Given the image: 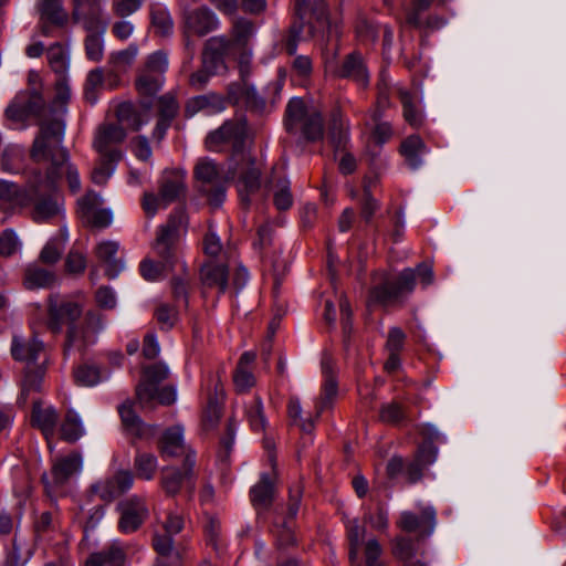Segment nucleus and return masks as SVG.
<instances>
[{
  "mask_svg": "<svg viewBox=\"0 0 566 566\" xmlns=\"http://www.w3.org/2000/svg\"><path fill=\"white\" fill-rule=\"evenodd\" d=\"M247 134L245 119L238 118L224 122L206 138L209 150L218 151L223 144H231L233 148L226 174L209 158L200 159L195 167L199 190L207 196L213 207H219L224 201L228 180L237 179L239 197L245 207L251 202L250 196L260 188L261 171L255 166V159L243 149Z\"/></svg>",
  "mask_w": 566,
  "mask_h": 566,
  "instance_id": "f257e3e1",
  "label": "nucleus"
},
{
  "mask_svg": "<svg viewBox=\"0 0 566 566\" xmlns=\"http://www.w3.org/2000/svg\"><path fill=\"white\" fill-rule=\"evenodd\" d=\"M83 314L82 306L73 301L60 298L51 294L48 297L46 326L53 334L66 328L63 344L64 358L73 353L83 355L85 350L97 340V334L104 328L103 315L96 311H88L84 321L78 323Z\"/></svg>",
  "mask_w": 566,
  "mask_h": 566,
  "instance_id": "f03ea898",
  "label": "nucleus"
},
{
  "mask_svg": "<svg viewBox=\"0 0 566 566\" xmlns=\"http://www.w3.org/2000/svg\"><path fill=\"white\" fill-rule=\"evenodd\" d=\"M65 125L61 119L43 124L41 132L34 138L30 156L35 163L50 160V166L43 174L44 186L59 191V182L65 176L72 193L81 190V178L76 166L71 163L70 154L62 146Z\"/></svg>",
  "mask_w": 566,
  "mask_h": 566,
  "instance_id": "7ed1b4c3",
  "label": "nucleus"
},
{
  "mask_svg": "<svg viewBox=\"0 0 566 566\" xmlns=\"http://www.w3.org/2000/svg\"><path fill=\"white\" fill-rule=\"evenodd\" d=\"M184 220V212L177 211L171 213L167 222L158 228L153 249L160 261L146 259L140 262L139 271L145 280L151 282L161 280L165 272L172 269L177 262Z\"/></svg>",
  "mask_w": 566,
  "mask_h": 566,
  "instance_id": "20e7f679",
  "label": "nucleus"
},
{
  "mask_svg": "<svg viewBox=\"0 0 566 566\" xmlns=\"http://www.w3.org/2000/svg\"><path fill=\"white\" fill-rule=\"evenodd\" d=\"M6 118L9 127L13 129L24 128L31 117L50 120L48 105L43 95L42 77L35 70H30L27 77V88L19 91L6 108Z\"/></svg>",
  "mask_w": 566,
  "mask_h": 566,
  "instance_id": "39448f33",
  "label": "nucleus"
},
{
  "mask_svg": "<svg viewBox=\"0 0 566 566\" xmlns=\"http://www.w3.org/2000/svg\"><path fill=\"white\" fill-rule=\"evenodd\" d=\"M11 355L18 361L25 363L21 395L27 397L32 391H39L46 370L48 359L44 344L36 337L29 339L13 336Z\"/></svg>",
  "mask_w": 566,
  "mask_h": 566,
  "instance_id": "423d86ee",
  "label": "nucleus"
},
{
  "mask_svg": "<svg viewBox=\"0 0 566 566\" xmlns=\"http://www.w3.org/2000/svg\"><path fill=\"white\" fill-rule=\"evenodd\" d=\"M284 125L290 134L300 133L307 142H317L324 136V118L321 111L307 106L301 97H293L289 101Z\"/></svg>",
  "mask_w": 566,
  "mask_h": 566,
  "instance_id": "0eeeda50",
  "label": "nucleus"
},
{
  "mask_svg": "<svg viewBox=\"0 0 566 566\" xmlns=\"http://www.w3.org/2000/svg\"><path fill=\"white\" fill-rule=\"evenodd\" d=\"M43 172L39 169L28 174V187L32 198L31 219L35 223L49 222L63 212V199L57 190L44 186Z\"/></svg>",
  "mask_w": 566,
  "mask_h": 566,
  "instance_id": "6e6552de",
  "label": "nucleus"
},
{
  "mask_svg": "<svg viewBox=\"0 0 566 566\" xmlns=\"http://www.w3.org/2000/svg\"><path fill=\"white\" fill-rule=\"evenodd\" d=\"M415 291V273L406 268L397 276H386L369 291V303L381 307L401 306Z\"/></svg>",
  "mask_w": 566,
  "mask_h": 566,
  "instance_id": "1a4fd4ad",
  "label": "nucleus"
},
{
  "mask_svg": "<svg viewBox=\"0 0 566 566\" xmlns=\"http://www.w3.org/2000/svg\"><path fill=\"white\" fill-rule=\"evenodd\" d=\"M310 9L311 18H314L318 25L324 27L328 23L327 7L323 0L315 2L313 7H311V0H296L294 7L295 17L282 39V45L291 56L296 54Z\"/></svg>",
  "mask_w": 566,
  "mask_h": 566,
  "instance_id": "9d476101",
  "label": "nucleus"
},
{
  "mask_svg": "<svg viewBox=\"0 0 566 566\" xmlns=\"http://www.w3.org/2000/svg\"><path fill=\"white\" fill-rule=\"evenodd\" d=\"M337 51L324 56L325 71L334 77L354 81L361 87L369 83V73L363 55L358 51L347 54L340 63L336 62Z\"/></svg>",
  "mask_w": 566,
  "mask_h": 566,
  "instance_id": "9b49d317",
  "label": "nucleus"
},
{
  "mask_svg": "<svg viewBox=\"0 0 566 566\" xmlns=\"http://www.w3.org/2000/svg\"><path fill=\"white\" fill-rule=\"evenodd\" d=\"M81 470L82 455L78 452L55 459L51 472L42 475L45 493L51 499H56L62 494V489L69 479Z\"/></svg>",
  "mask_w": 566,
  "mask_h": 566,
  "instance_id": "f8f14e48",
  "label": "nucleus"
},
{
  "mask_svg": "<svg viewBox=\"0 0 566 566\" xmlns=\"http://www.w3.org/2000/svg\"><path fill=\"white\" fill-rule=\"evenodd\" d=\"M126 137V130L119 123H103L94 133L92 146L102 157L122 160V145Z\"/></svg>",
  "mask_w": 566,
  "mask_h": 566,
  "instance_id": "ddd939ff",
  "label": "nucleus"
},
{
  "mask_svg": "<svg viewBox=\"0 0 566 566\" xmlns=\"http://www.w3.org/2000/svg\"><path fill=\"white\" fill-rule=\"evenodd\" d=\"M419 513L402 511L397 521V527L406 533H416L419 538L433 534L437 526V511L431 505H418Z\"/></svg>",
  "mask_w": 566,
  "mask_h": 566,
  "instance_id": "4468645a",
  "label": "nucleus"
},
{
  "mask_svg": "<svg viewBox=\"0 0 566 566\" xmlns=\"http://www.w3.org/2000/svg\"><path fill=\"white\" fill-rule=\"evenodd\" d=\"M116 510L119 514L118 531L123 534H132L138 531L149 515L144 497L132 495L118 502Z\"/></svg>",
  "mask_w": 566,
  "mask_h": 566,
  "instance_id": "2eb2a0df",
  "label": "nucleus"
},
{
  "mask_svg": "<svg viewBox=\"0 0 566 566\" xmlns=\"http://www.w3.org/2000/svg\"><path fill=\"white\" fill-rule=\"evenodd\" d=\"M265 188L272 192L276 209L287 210L293 205L290 180L286 177L285 165L275 164L265 181Z\"/></svg>",
  "mask_w": 566,
  "mask_h": 566,
  "instance_id": "dca6fc26",
  "label": "nucleus"
},
{
  "mask_svg": "<svg viewBox=\"0 0 566 566\" xmlns=\"http://www.w3.org/2000/svg\"><path fill=\"white\" fill-rule=\"evenodd\" d=\"M134 483V476L130 471L122 470L113 476L98 481L93 484L91 492L105 502H112L114 499L127 492Z\"/></svg>",
  "mask_w": 566,
  "mask_h": 566,
  "instance_id": "f3484780",
  "label": "nucleus"
},
{
  "mask_svg": "<svg viewBox=\"0 0 566 566\" xmlns=\"http://www.w3.org/2000/svg\"><path fill=\"white\" fill-rule=\"evenodd\" d=\"M207 381L208 399L207 406L202 412V426L206 430H211L221 419L224 390L223 385L218 377L210 376Z\"/></svg>",
  "mask_w": 566,
  "mask_h": 566,
  "instance_id": "a211bd4d",
  "label": "nucleus"
},
{
  "mask_svg": "<svg viewBox=\"0 0 566 566\" xmlns=\"http://www.w3.org/2000/svg\"><path fill=\"white\" fill-rule=\"evenodd\" d=\"M220 21L216 13L208 7H199L185 14V34L205 36L217 30Z\"/></svg>",
  "mask_w": 566,
  "mask_h": 566,
  "instance_id": "6ab92c4d",
  "label": "nucleus"
},
{
  "mask_svg": "<svg viewBox=\"0 0 566 566\" xmlns=\"http://www.w3.org/2000/svg\"><path fill=\"white\" fill-rule=\"evenodd\" d=\"M321 368L323 375V385L319 399L315 405L316 417L318 418L322 412L331 406L337 395V377L335 371V364L331 355L324 354L321 360Z\"/></svg>",
  "mask_w": 566,
  "mask_h": 566,
  "instance_id": "aec40b11",
  "label": "nucleus"
},
{
  "mask_svg": "<svg viewBox=\"0 0 566 566\" xmlns=\"http://www.w3.org/2000/svg\"><path fill=\"white\" fill-rule=\"evenodd\" d=\"M231 50V42L226 36H212L205 43L201 64L210 72L218 74L226 70L224 56Z\"/></svg>",
  "mask_w": 566,
  "mask_h": 566,
  "instance_id": "412c9836",
  "label": "nucleus"
},
{
  "mask_svg": "<svg viewBox=\"0 0 566 566\" xmlns=\"http://www.w3.org/2000/svg\"><path fill=\"white\" fill-rule=\"evenodd\" d=\"M196 464V452L188 453L184 460V471L175 468H167L163 471L161 486L169 495L177 494L185 483L191 482L193 488L192 472Z\"/></svg>",
  "mask_w": 566,
  "mask_h": 566,
  "instance_id": "4be33fe9",
  "label": "nucleus"
},
{
  "mask_svg": "<svg viewBox=\"0 0 566 566\" xmlns=\"http://www.w3.org/2000/svg\"><path fill=\"white\" fill-rule=\"evenodd\" d=\"M63 0H40L38 3V12L42 33L51 34V28H63L69 21V14L63 8Z\"/></svg>",
  "mask_w": 566,
  "mask_h": 566,
  "instance_id": "5701e85b",
  "label": "nucleus"
},
{
  "mask_svg": "<svg viewBox=\"0 0 566 566\" xmlns=\"http://www.w3.org/2000/svg\"><path fill=\"white\" fill-rule=\"evenodd\" d=\"M124 431L137 439H150L156 434V427L145 423L139 416L136 415L133 402L125 401L118 407Z\"/></svg>",
  "mask_w": 566,
  "mask_h": 566,
  "instance_id": "b1692460",
  "label": "nucleus"
},
{
  "mask_svg": "<svg viewBox=\"0 0 566 566\" xmlns=\"http://www.w3.org/2000/svg\"><path fill=\"white\" fill-rule=\"evenodd\" d=\"M185 428L181 424H175L167 428L158 442V449L163 458H175L195 452L185 444L184 440Z\"/></svg>",
  "mask_w": 566,
  "mask_h": 566,
  "instance_id": "393cba45",
  "label": "nucleus"
},
{
  "mask_svg": "<svg viewBox=\"0 0 566 566\" xmlns=\"http://www.w3.org/2000/svg\"><path fill=\"white\" fill-rule=\"evenodd\" d=\"M136 399L142 408L151 407L154 401H158L164 406H170L176 401L177 392L172 386L159 388L151 384H138L136 387Z\"/></svg>",
  "mask_w": 566,
  "mask_h": 566,
  "instance_id": "a878e982",
  "label": "nucleus"
},
{
  "mask_svg": "<svg viewBox=\"0 0 566 566\" xmlns=\"http://www.w3.org/2000/svg\"><path fill=\"white\" fill-rule=\"evenodd\" d=\"M228 99L235 105H244L247 108L261 113L265 108V101L258 94L255 88L243 83H231L228 86Z\"/></svg>",
  "mask_w": 566,
  "mask_h": 566,
  "instance_id": "bb28decb",
  "label": "nucleus"
},
{
  "mask_svg": "<svg viewBox=\"0 0 566 566\" xmlns=\"http://www.w3.org/2000/svg\"><path fill=\"white\" fill-rule=\"evenodd\" d=\"M158 191L166 202L172 203L186 192V174L180 169H166L158 180Z\"/></svg>",
  "mask_w": 566,
  "mask_h": 566,
  "instance_id": "cd10ccee",
  "label": "nucleus"
},
{
  "mask_svg": "<svg viewBox=\"0 0 566 566\" xmlns=\"http://www.w3.org/2000/svg\"><path fill=\"white\" fill-rule=\"evenodd\" d=\"M119 243L113 240H105L95 247V256L105 264V275L114 280L124 270L125 264L122 258H117Z\"/></svg>",
  "mask_w": 566,
  "mask_h": 566,
  "instance_id": "c85d7f7f",
  "label": "nucleus"
},
{
  "mask_svg": "<svg viewBox=\"0 0 566 566\" xmlns=\"http://www.w3.org/2000/svg\"><path fill=\"white\" fill-rule=\"evenodd\" d=\"M256 355L253 352H244L237 364L233 371V385L238 394L248 392L255 386L256 379L253 374V365Z\"/></svg>",
  "mask_w": 566,
  "mask_h": 566,
  "instance_id": "c756f323",
  "label": "nucleus"
},
{
  "mask_svg": "<svg viewBox=\"0 0 566 566\" xmlns=\"http://www.w3.org/2000/svg\"><path fill=\"white\" fill-rule=\"evenodd\" d=\"M72 97L71 87L65 76H61L55 83V96L50 105H48V114L50 120H43L40 124V128L43 124L51 123L55 119H61L64 124V117L67 112V104ZM41 129L39 130V133Z\"/></svg>",
  "mask_w": 566,
  "mask_h": 566,
  "instance_id": "7c9ffc66",
  "label": "nucleus"
},
{
  "mask_svg": "<svg viewBox=\"0 0 566 566\" xmlns=\"http://www.w3.org/2000/svg\"><path fill=\"white\" fill-rule=\"evenodd\" d=\"M125 558L126 552L123 543L114 539L99 552L92 553L86 559L85 566H123Z\"/></svg>",
  "mask_w": 566,
  "mask_h": 566,
  "instance_id": "2f4dec72",
  "label": "nucleus"
},
{
  "mask_svg": "<svg viewBox=\"0 0 566 566\" xmlns=\"http://www.w3.org/2000/svg\"><path fill=\"white\" fill-rule=\"evenodd\" d=\"M32 198L29 191L28 182L21 188L14 182L0 180V206L11 209L30 207Z\"/></svg>",
  "mask_w": 566,
  "mask_h": 566,
  "instance_id": "473e14b6",
  "label": "nucleus"
},
{
  "mask_svg": "<svg viewBox=\"0 0 566 566\" xmlns=\"http://www.w3.org/2000/svg\"><path fill=\"white\" fill-rule=\"evenodd\" d=\"M200 277L203 287L214 289L219 294H223L228 289L229 271L226 264L207 262L202 265Z\"/></svg>",
  "mask_w": 566,
  "mask_h": 566,
  "instance_id": "72a5a7b5",
  "label": "nucleus"
},
{
  "mask_svg": "<svg viewBox=\"0 0 566 566\" xmlns=\"http://www.w3.org/2000/svg\"><path fill=\"white\" fill-rule=\"evenodd\" d=\"M226 108L224 98L217 93H207L190 98L186 104V115L191 117L199 112L208 115L220 113Z\"/></svg>",
  "mask_w": 566,
  "mask_h": 566,
  "instance_id": "f704fd0d",
  "label": "nucleus"
},
{
  "mask_svg": "<svg viewBox=\"0 0 566 566\" xmlns=\"http://www.w3.org/2000/svg\"><path fill=\"white\" fill-rule=\"evenodd\" d=\"M342 107L338 101L332 108L328 120V135L336 147H340L345 143L349 132V120L344 115Z\"/></svg>",
  "mask_w": 566,
  "mask_h": 566,
  "instance_id": "c9c22d12",
  "label": "nucleus"
},
{
  "mask_svg": "<svg viewBox=\"0 0 566 566\" xmlns=\"http://www.w3.org/2000/svg\"><path fill=\"white\" fill-rule=\"evenodd\" d=\"M55 281V273L39 264H29L24 270L23 285L27 290L49 289Z\"/></svg>",
  "mask_w": 566,
  "mask_h": 566,
  "instance_id": "e433bc0d",
  "label": "nucleus"
},
{
  "mask_svg": "<svg viewBox=\"0 0 566 566\" xmlns=\"http://www.w3.org/2000/svg\"><path fill=\"white\" fill-rule=\"evenodd\" d=\"M57 419L59 416L54 408H43L40 402H33L31 415L32 426L39 428L46 440L54 436Z\"/></svg>",
  "mask_w": 566,
  "mask_h": 566,
  "instance_id": "4c0bfd02",
  "label": "nucleus"
},
{
  "mask_svg": "<svg viewBox=\"0 0 566 566\" xmlns=\"http://www.w3.org/2000/svg\"><path fill=\"white\" fill-rule=\"evenodd\" d=\"M421 434L426 440L418 447L416 459L427 467L437 460L438 449L433 441L439 440L440 433L433 426L424 424L421 429Z\"/></svg>",
  "mask_w": 566,
  "mask_h": 566,
  "instance_id": "58836bf2",
  "label": "nucleus"
},
{
  "mask_svg": "<svg viewBox=\"0 0 566 566\" xmlns=\"http://www.w3.org/2000/svg\"><path fill=\"white\" fill-rule=\"evenodd\" d=\"M274 484L269 474H261L260 481L252 486L250 499L256 510L268 509L273 501Z\"/></svg>",
  "mask_w": 566,
  "mask_h": 566,
  "instance_id": "ea45409f",
  "label": "nucleus"
},
{
  "mask_svg": "<svg viewBox=\"0 0 566 566\" xmlns=\"http://www.w3.org/2000/svg\"><path fill=\"white\" fill-rule=\"evenodd\" d=\"M244 416L253 432L261 433L265 431L268 420L264 415L263 401L260 396H254L244 405Z\"/></svg>",
  "mask_w": 566,
  "mask_h": 566,
  "instance_id": "a19ab883",
  "label": "nucleus"
},
{
  "mask_svg": "<svg viewBox=\"0 0 566 566\" xmlns=\"http://www.w3.org/2000/svg\"><path fill=\"white\" fill-rule=\"evenodd\" d=\"M426 151V145L419 135H410L402 140L400 154L410 168L417 169L421 165V155Z\"/></svg>",
  "mask_w": 566,
  "mask_h": 566,
  "instance_id": "79ce46f5",
  "label": "nucleus"
},
{
  "mask_svg": "<svg viewBox=\"0 0 566 566\" xmlns=\"http://www.w3.org/2000/svg\"><path fill=\"white\" fill-rule=\"evenodd\" d=\"M254 33L255 27L253 22L244 18L237 19L232 25L231 39H228L231 42V49H248V44Z\"/></svg>",
  "mask_w": 566,
  "mask_h": 566,
  "instance_id": "37998d69",
  "label": "nucleus"
},
{
  "mask_svg": "<svg viewBox=\"0 0 566 566\" xmlns=\"http://www.w3.org/2000/svg\"><path fill=\"white\" fill-rule=\"evenodd\" d=\"M72 19L74 22L81 23L88 34L106 32L107 22L103 19V9L81 11L77 17H72Z\"/></svg>",
  "mask_w": 566,
  "mask_h": 566,
  "instance_id": "c03bdc74",
  "label": "nucleus"
},
{
  "mask_svg": "<svg viewBox=\"0 0 566 566\" xmlns=\"http://www.w3.org/2000/svg\"><path fill=\"white\" fill-rule=\"evenodd\" d=\"M164 82L165 76L140 69L135 84L140 95L154 96L160 91Z\"/></svg>",
  "mask_w": 566,
  "mask_h": 566,
  "instance_id": "a18cd8bd",
  "label": "nucleus"
},
{
  "mask_svg": "<svg viewBox=\"0 0 566 566\" xmlns=\"http://www.w3.org/2000/svg\"><path fill=\"white\" fill-rule=\"evenodd\" d=\"M398 95L402 104V114L405 120L412 127L421 126L423 116L421 111L416 106L413 95L403 88L398 91Z\"/></svg>",
  "mask_w": 566,
  "mask_h": 566,
  "instance_id": "49530a36",
  "label": "nucleus"
},
{
  "mask_svg": "<svg viewBox=\"0 0 566 566\" xmlns=\"http://www.w3.org/2000/svg\"><path fill=\"white\" fill-rule=\"evenodd\" d=\"M84 434V427L80 416L72 409L67 410L61 426L62 439L67 442H75Z\"/></svg>",
  "mask_w": 566,
  "mask_h": 566,
  "instance_id": "de8ad7c7",
  "label": "nucleus"
},
{
  "mask_svg": "<svg viewBox=\"0 0 566 566\" xmlns=\"http://www.w3.org/2000/svg\"><path fill=\"white\" fill-rule=\"evenodd\" d=\"M346 535L349 545V562L354 565L358 562L360 545L365 535V528L359 525L357 520L349 521L346 525Z\"/></svg>",
  "mask_w": 566,
  "mask_h": 566,
  "instance_id": "09e8293b",
  "label": "nucleus"
},
{
  "mask_svg": "<svg viewBox=\"0 0 566 566\" xmlns=\"http://www.w3.org/2000/svg\"><path fill=\"white\" fill-rule=\"evenodd\" d=\"M178 306L175 304L159 303L155 311L154 317L161 331H170L178 322Z\"/></svg>",
  "mask_w": 566,
  "mask_h": 566,
  "instance_id": "8fccbe9b",
  "label": "nucleus"
},
{
  "mask_svg": "<svg viewBox=\"0 0 566 566\" xmlns=\"http://www.w3.org/2000/svg\"><path fill=\"white\" fill-rule=\"evenodd\" d=\"M134 467L138 478L147 481L153 480L158 467L157 458L151 453L137 452Z\"/></svg>",
  "mask_w": 566,
  "mask_h": 566,
  "instance_id": "3c124183",
  "label": "nucleus"
},
{
  "mask_svg": "<svg viewBox=\"0 0 566 566\" xmlns=\"http://www.w3.org/2000/svg\"><path fill=\"white\" fill-rule=\"evenodd\" d=\"M67 234L64 230L61 231L60 238H53L46 242L40 253V260L45 264L56 263L65 248Z\"/></svg>",
  "mask_w": 566,
  "mask_h": 566,
  "instance_id": "603ef678",
  "label": "nucleus"
},
{
  "mask_svg": "<svg viewBox=\"0 0 566 566\" xmlns=\"http://www.w3.org/2000/svg\"><path fill=\"white\" fill-rule=\"evenodd\" d=\"M375 178L364 179V199L360 208V217L366 223H369L377 210L380 208V203L371 196V187L376 184Z\"/></svg>",
  "mask_w": 566,
  "mask_h": 566,
  "instance_id": "864d4df0",
  "label": "nucleus"
},
{
  "mask_svg": "<svg viewBox=\"0 0 566 566\" xmlns=\"http://www.w3.org/2000/svg\"><path fill=\"white\" fill-rule=\"evenodd\" d=\"M119 161L120 160L99 156L98 161L91 175L92 181L98 186L106 185L108 179L114 174Z\"/></svg>",
  "mask_w": 566,
  "mask_h": 566,
  "instance_id": "5fc2aeb1",
  "label": "nucleus"
},
{
  "mask_svg": "<svg viewBox=\"0 0 566 566\" xmlns=\"http://www.w3.org/2000/svg\"><path fill=\"white\" fill-rule=\"evenodd\" d=\"M381 116L382 115L378 113V111L370 112V118L375 123V126L371 130V139L379 147L389 142L394 135L390 123L382 122Z\"/></svg>",
  "mask_w": 566,
  "mask_h": 566,
  "instance_id": "6e6d98bb",
  "label": "nucleus"
},
{
  "mask_svg": "<svg viewBox=\"0 0 566 566\" xmlns=\"http://www.w3.org/2000/svg\"><path fill=\"white\" fill-rule=\"evenodd\" d=\"M48 62L52 71L61 76H65L69 67V57L60 43L51 45L46 53Z\"/></svg>",
  "mask_w": 566,
  "mask_h": 566,
  "instance_id": "4d7b16f0",
  "label": "nucleus"
},
{
  "mask_svg": "<svg viewBox=\"0 0 566 566\" xmlns=\"http://www.w3.org/2000/svg\"><path fill=\"white\" fill-rule=\"evenodd\" d=\"M151 24L160 35H168L174 28V21L169 11L161 6H153L150 9Z\"/></svg>",
  "mask_w": 566,
  "mask_h": 566,
  "instance_id": "13d9d810",
  "label": "nucleus"
},
{
  "mask_svg": "<svg viewBox=\"0 0 566 566\" xmlns=\"http://www.w3.org/2000/svg\"><path fill=\"white\" fill-rule=\"evenodd\" d=\"M74 380L80 386L92 387L101 382L102 374L98 367L83 364L73 371Z\"/></svg>",
  "mask_w": 566,
  "mask_h": 566,
  "instance_id": "bf43d9fd",
  "label": "nucleus"
},
{
  "mask_svg": "<svg viewBox=\"0 0 566 566\" xmlns=\"http://www.w3.org/2000/svg\"><path fill=\"white\" fill-rule=\"evenodd\" d=\"M391 553L396 558L408 563L417 554V543L410 537L397 536L392 541Z\"/></svg>",
  "mask_w": 566,
  "mask_h": 566,
  "instance_id": "052dcab7",
  "label": "nucleus"
},
{
  "mask_svg": "<svg viewBox=\"0 0 566 566\" xmlns=\"http://www.w3.org/2000/svg\"><path fill=\"white\" fill-rule=\"evenodd\" d=\"M137 54L138 46L135 43H132L124 50L112 52L108 57L107 65L125 71L133 64Z\"/></svg>",
  "mask_w": 566,
  "mask_h": 566,
  "instance_id": "680f3d73",
  "label": "nucleus"
},
{
  "mask_svg": "<svg viewBox=\"0 0 566 566\" xmlns=\"http://www.w3.org/2000/svg\"><path fill=\"white\" fill-rule=\"evenodd\" d=\"M117 118L133 132H138L147 122L144 120L129 103L120 104L117 109Z\"/></svg>",
  "mask_w": 566,
  "mask_h": 566,
  "instance_id": "e2e57ef3",
  "label": "nucleus"
},
{
  "mask_svg": "<svg viewBox=\"0 0 566 566\" xmlns=\"http://www.w3.org/2000/svg\"><path fill=\"white\" fill-rule=\"evenodd\" d=\"M291 71L300 84L305 85L313 73V61L308 55H296L291 63Z\"/></svg>",
  "mask_w": 566,
  "mask_h": 566,
  "instance_id": "0e129e2a",
  "label": "nucleus"
},
{
  "mask_svg": "<svg viewBox=\"0 0 566 566\" xmlns=\"http://www.w3.org/2000/svg\"><path fill=\"white\" fill-rule=\"evenodd\" d=\"M169 205L159 191L158 193L145 191L140 201L142 209L148 219L154 218L160 209H166Z\"/></svg>",
  "mask_w": 566,
  "mask_h": 566,
  "instance_id": "69168bd1",
  "label": "nucleus"
},
{
  "mask_svg": "<svg viewBox=\"0 0 566 566\" xmlns=\"http://www.w3.org/2000/svg\"><path fill=\"white\" fill-rule=\"evenodd\" d=\"M203 535L207 545L213 547V549L219 551L222 546L221 538V525L218 518L211 515H207L203 523Z\"/></svg>",
  "mask_w": 566,
  "mask_h": 566,
  "instance_id": "338daca9",
  "label": "nucleus"
},
{
  "mask_svg": "<svg viewBox=\"0 0 566 566\" xmlns=\"http://www.w3.org/2000/svg\"><path fill=\"white\" fill-rule=\"evenodd\" d=\"M158 120H166L171 124L179 112V104L171 94H165L158 98Z\"/></svg>",
  "mask_w": 566,
  "mask_h": 566,
  "instance_id": "774afa93",
  "label": "nucleus"
}]
</instances>
